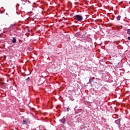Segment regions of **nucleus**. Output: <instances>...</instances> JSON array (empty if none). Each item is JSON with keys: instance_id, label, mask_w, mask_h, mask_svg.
<instances>
[{"instance_id": "obj_1", "label": "nucleus", "mask_w": 130, "mask_h": 130, "mask_svg": "<svg viewBox=\"0 0 130 130\" xmlns=\"http://www.w3.org/2000/svg\"><path fill=\"white\" fill-rule=\"evenodd\" d=\"M75 19L79 22H81L83 20V17L80 15H76Z\"/></svg>"}, {"instance_id": "obj_2", "label": "nucleus", "mask_w": 130, "mask_h": 130, "mask_svg": "<svg viewBox=\"0 0 130 130\" xmlns=\"http://www.w3.org/2000/svg\"><path fill=\"white\" fill-rule=\"evenodd\" d=\"M59 121L60 122H61V123H63V124H66V118H63L61 119L60 120H59Z\"/></svg>"}, {"instance_id": "obj_3", "label": "nucleus", "mask_w": 130, "mask_h": 130, "mask_svg": "<svg viewBox=\"0 0 130 130\" xmlns=\"http://www.w3.org/2000/svg\"><path fill=\"white\" fill-rule=\"evenodd\" d=\"M29 120L28 119H25L23 120L22 124H27Z\"/></svg>"}, {"instance_id": "obj_4", "label": "nucleus", "mask_w": 130, "mask_h": 130, "mask_svg": "<svg viewBox=\"0 0 130 130\" xmlns=\"http://www.w3.org/2000/svg\"><path fill=\"white\" fill-rule=\"evenodd\" d=\"M115 123H117L119 126H120V119H118L115 121Z\"/></svg>"}, {"instance_id": "obj_5", "label": "nucleus", "mask_w": 130, "mask_h": 130, "mask_svg": "<svg viewBox=\"0 0 130 130\" xmlns=\"http://www.w3.org/2000/svg\"><path fill=\"white\" fill-rule=\"evenodd\" d=\"M12 42L13 43H16L17 42V40L16 39V38H13Z\"/></svg>"}, {"instance_id": "obj_6", "label": "nucleus", "mask_w": 130, "mask_h": 130, "mask_svg": "<svg viewBox=\"0 0 130 130\" xmlns=\"http://www.w3.org/2000/svg\"><path fill=\"white\" fill-rule=\"evenodd\" d=\"M93 82V79L90 78L89 80V83L91 84Z\"/></svg>"}, {"instance_id": "obj_7", "label": "nucleus", "mask_w": 130, "mask_h": 130, "mask_svg": "<svg viewBox=\"0 0 130 130\" xmlns=\"http://www.w3.org/2000/svg\"><path fill=\"white\" fill-rule=\"evenodd\" d=\"M116 19L118 21H120V16H118L116 17Z\"/></svg>"}, {"instance_id": "obj_8", "label": "nucleus", "mask_w": 130, "mask_h": 130, "mask_svg": "<svg viewBox=\"0 0 130 130\" xmlns=\"http://www.w3.org/2000/svg\"><path fill=\"white\" fill-rule=\"evenodd\" d=\"M127 34H128V35H130V29H128L127 30Z\"/></svg>"}, {"instance_id": "obj_9", "label": "nucleus", "mask_w": 130, "mask_h": 130, "mask_svg": "<svg viewBox=\"0 0 130 130\" xmlns=\"http://www.w3.org/2000/svg\"><path fill=\"white\" fill-rule=\"evenodd\" d=\"M26 82H29V81H30V77L27 78L26 79Z\"/></svg>"}, {"instance_id": "obj_10", "label": "nucleus", "mask_w": 130, "mask_h": 130, "mask_svg": "<svg viewBox=\"0 0 130 130\" xmlns=\"http://www.w3.org/2000/svg\"><path fill=\"white\" fill-rule=\"evenodd\" d=\"M70 16H74V13H72L70 14Z\"/></svg>"}, {"instance_id": "obj_11", "label": "nucleus", "mask_w": 130, "mask_h": 130, "mask_svg": "<svg viewBox=\"0 0 130 130\" xmlns=\"http://www.w3.org/2000/svg\"><path fill=\"white\" fill-rule=\"evenodd\" d=\"M127 39H128V40H129V41H130V37H128V38H127Z\"/></svg>"}, {"instance_id": "obj_12", "label": "nucleus", "mask_w": 130, "mask_h": 130, "mask_svg": "<svg viewBox=\"0 0 130 130\" xmlns=\"http://www.w3.org/2000/svg\"><path fill=\"white\" fill-rule=\"evenodd\" d=\"M69 109H70L69 108H67V111H68V112H69Z\"/></svg>"}, {"instance_id": "obj_13", "label": "nucleus", "mask_w": 130, "mask_h": 130, "mask_svg": "<svg viewBox=\"0 0 130 130\" xmlns=\"http://www.w3.org/2000/svg\"><path fill=\"white\" fill-rule=\"evenodd\" d=\"M75 36H77V34H76Z\"/></svg>"}, {"instance_id": "obj_14", "label": "nucleus", "mask_w": 130, "mask_h": 130, "mask_svg": "<svg viewBox=\"0 0 130 130\" xmlns=\"http://www.w3.org/2000/svg\"><path fill=\"white\" fill-rule=\"evenodd\" d=\"M34 130H36V129H34Z\"/></svg>"}, {"instance_id": "obj_15", "label": "nucleus", "mask_w": 130, "mask_h": 130, "mask_svg": "<svg viewBox=\"0 0 130 130\" xmlns=\"http://www.w3.org/2000/svg\"><path fill=\"white\" fill-rule=\"evenodd\" d=\"M129 4H130V2L129 3Z\"/></svg>"}]
</instances>
